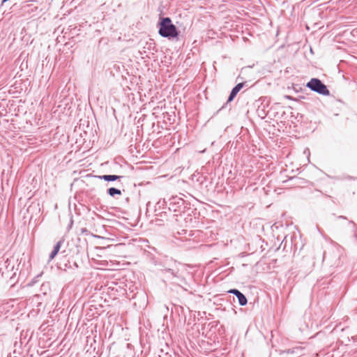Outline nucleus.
Wrapping results in <instances>:
<instances>
[{
    "label": "nucleus",
    "mask_w": 357,
    "mask_h": 357,
    "mask_svg": "<svg viewBox=\"0 0 357 357\" xmlns=\"http://www.w3.org/2000/svg\"><path fill=\"white\" fill-rule=\"evenodd\" d=\"M42 273L38 274L36 277H35L33 280L29 284V286H33L35 283L38 282V278L42 276Z\"/></svg>",
    "instance_id": "ddd939ff"
},
{
    "label": "nucleus",
    "mask_w": 357,
    "mask_h": 357,
    "mask_svg": "<svg viewBox=\"0 0 357 357\" xmlns=\"http://www.w3.org/2000/svg\"><path fill=\"white\" fill-rule=\"evenodd\" d=\"M158 33L163 38H175L179 31L169 17H161L158 23Z\"/></svg>",
    "instance_id": "f03ea898"
},
{
    "label": "nucleus",
    "mask_w": 357,
    "mask_h": 357,
    "mask_svg": "<svg viewBox=\"0 0 357 357\" xmlns=\"http://www.w3.org/2000/svg\"><path fill=\"white\" fill-rule=\"evenodd\" d=\"M243 86L244 83H238L231 89L230 94L228 97L227 103L231 102L235 98V97L241 91V89L243 87Z\"/></svg>",
    "instance_id": "39448f33"
},
{
    "label": "nucleus",
    "mask_w": 357,
    "mask_h": 357,
    "mask_svg": "<svg viewBox=\"0 0 357 357\" xmlns=\"http://www.w3.org/2000/svg\"><path fill=\"white\" fill-rule=\"evenodd\" d=\"M228 293H232L235 294L238 300V303L241 305H245L247 304V298L246 297L242 294L241 291H227Z\"/></svg>",
    "instance_id": "6e6552de"
},
{
    "label": "nucleus",
    "mask_w": 357,
    "mask_h": 357,
    "mask_svg": "<svg viewBox=\"0 0 357 357\" xmlns=\"http://www.w3.org/2000/svg\"><path fill=\"white\" fill-rule=\"evenodd\" d=\"M160 268L158 269V274L165 283L181 286L183 278L179 273L176 261L170 259L169 261L160 264Z\"/></svg>",
    "instance_id": "f257e3e1"
},
{
    "label": "nucleus",
    "mask_w": 357,
    "mask_h": 357,
    "mask_svg": "<svg viewBox=\"0 0 357 357\" xmlns=\"http://www.w3.org/2000/svg\"><path fill=\"white\" fill-rule=\"evenodd\" d=\"M306 86L311 91L322 96H329L330 91L319 79L312 78L307 84Z\"/></svg>",
    "instance_id": "7ed1b4c3"
},
{
    "label": "nucleus",
    "mask_w": 357,
    "mask_h": 357,
    "mask_svg": "<svg viewBox=\"0 0 357 357\" xmlns=\"http://www.w3.org/2000/svg\"><path fill=\"white\" fill-rule=\"evenodd\" d=\"M51 288L50 283L49 282H43L40 286V290H49Z\"/></svg>",
    "instance_id": "9b49d317"
},
{
    "label": "nucleus",
    "mask_w": 357,
    "mask_h": 357,
    "mask_svg": "<svg viewBox=\"0 0 357 357\" xmlns=\"http://www.w3.org/2000/svg\"><path fill=\"white\" fill-rule=\"evenodd\" d=\"M116 284H114V282H112L110 283V285H109V284H107V290H111V291H113V290H118V289L116 287Z\"/></svg>",
    "instance_id": "4468645a"
},
{
    "label": "nucleus",
    "mask_w": 357,
    "mask_h": 357,
    "mask_svg": "<svg viewBox=\"0 0 357 357\" xmlns=\"http://www.w3.org/2000/svg\"><path fill=\"white\" fill-rule=\"evenodd\" d=\"M188 204L183 198L173 196L169 199L168 209L174 213H182L184 212Z\"/></svg>",
    "instance_id": "20e7f679"
},
{
    "label": "nucleus",
    "mask_w": 357,
    "mask_h": 357,
    "mask_svg": "<svg viewBox=\"0 0 357 357\" xmlns=\"http://www.w3.org/2000/svg\"><path fill=\"white\" fill-rule=\"evenodd\" d=\"M126 201L127 202H129V198H128V197H127V198L126 199Z\"/></svg>",
    "instance_id": "a211bd4d"
},
{
    "label": "nucleus",
    "mask_w": 357,
    "mask_h": 357,
    "mask_svg": "<svg viewBox=\"0 0 357 357\" xmlns=\"http://www.w3.org/2000/svg\"><path fill=\"white\" fill-rule=\"evenodd\" d=\"M229 290L233 291V290H237V289H230Z\"/></svg>",
    "instance_id": "6ab92c4d"
},
{
    "label": "nucleus",
    "mask_w": 357,
    "mask_h": 357,
    "mask_svg": "<svg viewBox=\"0 0 357 357\" xmlns=\"http://www.w3.org/2000/svg\"><path fill=\"white\" fill-rule=\"evenodd\" d=\"M99 264L102 266V268H108L109 263L107 261H101Z\"/></svg>",
    "instance_id": "2eb2a0df"
},
{
    "label": "nucleus",
    "mask_w": 357,
    "mask_h": 357,
    "mask_svg": "<svg viewBox=\"0 0 357 357\" xmlns=\"http://www.w3.org/2000/svg\"><path fill=\"white\" fill-rule=\"evenodd\" d=\"M301 351V350L299 348H294L292 349H288L286 352L287 354H295L296 355H298Z\"/></svg>",
    "instance_id": "f8f14e48"
},
{
    "label": "nucleus",
    "mask_w": 357,
    "mask_h": 357,
    "mask_svg": "<svg viewBox=\"0 0 357 357\" xmlns=\"http://www.w3.org/2000/svg\"><path fill=\"white\" fill-rule=\"evenodd\" d=\"M338 218H341V219H347V218L345 216H343V215H340Z\"/></svg>",
    "instance_id": "f3484780"
},
{
    "label": "nucleus",
    "mask_w": 357,
    "mask_h": 357,
    "mask_svg": "<svg viewBox=\"0 0 357 357\" xmlns=\"http://www.w3.org/2000/svg\"><path fill=\"white\" fill-rule=\"evenodd\" d=\"M168 204H169V199L167 201L165 199H160L156 205L160 208H168Z\"/></svg>",
    "instance_id": "9d476101"
},
{
    "label": "nucleus",
    "mask_w": 357,
    "mask_h": 357,
    "mask_svg": "<svg viewBox=\"0 0 357 357\" xmlns=\"http://www.w3.org/2000/svg\"><path fill=\"white\" fill-rule=\"evenodd\" d=\"M107 193L109 196L114 197L116 195H121V191L116 188H109L107 189Z\"/></svg>",
    "instance_id": "1a4fd4ad"
},
{
    "label": "nucleus",
    "mask_w": 357,
    "mask_h": 357,
    "mask_svg": "<svg viewBox=\"0 0 357 357\" xmlns=\"http://www.w3.org/2000/svg\"><path fill=\"white\" fill-rule=\"evenodd\" d=\"M99 178L104 180L105 181H114L116 180H119L122 178H123V176H118V175H112V174H105L102 176H98Z\"/></svg>",
    "instance_id": "423d86ee"
},
{
    "label": "nucleus",
    "mask_w": 357,
    "mask_h": 357,
    "mask_svg": "<svg viewBox=\"0 0 357 357\" xmlns=\"http://www.w3.org/2000/svg\"><path fill=\"white\" fill-rule=\"evenodd\" d=\"M63 241H59L56 245L54 247L53 250L51 252L50 257H49V261H52L58 254V252L60 250V248L61 247Z\"/></svg>",
    "instance_id": "0eeeda50"
},
{
    "label": "nucleus",
    "mask_w": 357,
    "mask_h": 357,
    "mask_svg": "<svg viewBox=\"0 0 357 357\" xmlns=\"http://www.w3.org/2000/svg\"><path fill=\"white\" fill-rule=\"evenodd\" d=\"M349 224L352 225L354 227L356 225V224L352 220H350Z\"/></svg>",
    "instance_id": "dca6fc26"
}]
</instances>
